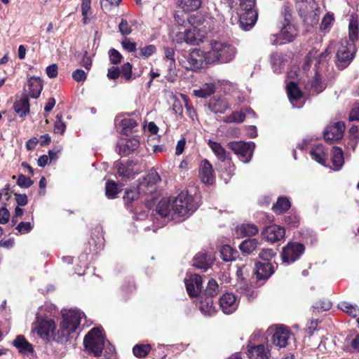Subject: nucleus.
Instances as JSON below:
<instances>
[{"instance_id": "f257e3e1", "label": "nucleus", "mask_w": 359, "mask_h": 359, "mask_svg": "<svg viewBox=\"0 0 359 359\" xmlns=\"http://www.w3.org/2000/svg\"><path fill=\"white\" fill-rule=\"evenodd\" d=\"M359 22L357 17L351 15L348 23V40H342L337 52V66L340 69L345 68L353 60L355 53V43L359 35Z\"/></svg>"}, {"instance_id": "f03ea898", "label": "nucleus", "mask_w": 359, "mask_h": 359, "mask_svg": "<svg viewBox=\"0 0 359 359\" xmlns=\"http://www.w3.org/2000/svg\"><path fill=\"white\" fill-rule=\"evenodd\" d=\"M62 320L60 324V328L54 335L53 341L58 343H64L68 341L71 334L78 328L85 314L79 309H62Z\"/></svg>"}, {"instance_id": "7ed1b4c3", "label": "nucleus", "mask_w": 359, "mask_h": 359, "mask_svg": "<svg viewBox=\"0 0 359 359\" xmlns=\"http://www.w3.org/2000/svg\"><path fill=\"white\" fill-rule=\"evenodd\" d=\"M62 320L60 324V328L54 335L53 341L58 343H64L68 341L71 334L78 328L85 314L79 309H62Z\"/></svg>"}, {"instance_id": "20e7f679", "label": "nucleus", "mask_w": 359, "mask_h": 359, "mask_svg": "<svg viewBox=\"0 0 359 359\" xmlns=\"http://www.w3.org/2000/svg\"><path fill=\"white\" fill-rule=\"evenodd\" d=\"M172 199V220L181 222L191 215L197 209L193 197L182 191Z\"/></svg>"}, {"instance_id": "39448f33", "label": "nucleus", "mask_w": 359, "mask_h": 359, "mask_svg": "<svg viewBox=\"0 0 359 359\" xmlns=\"http://www.w3.org/2000/svg\"><path fill=\"white\" fill-rule=\"evenodd\" d=\"M211 49L208 50V60L215 62L228 63L232 61L236 55V48L231 43L213 40L210 42Z\"/></svg>"}, {"instance_id": "423d86ee", "label": "nucleus", "mask_w": 359, "mask_h": 359, "mask_svg": "<svg viewBox=\"0 0 359 359\" xmlns=\"http://www.w3.org/2000/svg\"><path fill=\"white\" fill-rule=\"evenodd\" d=\"M85 350L95 357H99L104 346V337L102 329L94 327L91 329L83 339Z\"/></svg>"}, {"instance_id": "0eeeda50", "label": "nucleus", "mask_w": 359, "mask_h": 359, "mask_svg": "<svg viewBox=\"0 0 359 359\" xmlns=\"http://www.w3.org/2000/svg\"><path fill=\"white\" fill-rule=\"evenodd\" d=\"M239 25L245 31L250 30L257 20L255 9V0H240Z\"/></svg>"}, {"instance_id": "6e6552de", "label": "nucleus", "mask_w": 359, "mask_h": 359, "mask_svg": "<svg viewBox=\"0 0 359 359\" xmlns=\"http://www.w3.org/2000/svg\"><path fill=\"white\" fill-rule=\"evenodd\" d=\"M55 321L48 318L40 317L39 313L36 314V321L32 324V330L37 333V334L45 341H50L51 339L53 340L54 335L56 332Z\"/></svg>"}, {"instance_id": "1a4fd4ad", "label": "nucleus", "mask_w": 359, "mask_h": 359, "mask_svg": "<svg viewBox=\"0 0 359 359\" xmlns=\"http://www.w3.org/2000/svg\"><path fill=\"white\" fill-rule=\"evenodd\" d=\"M189 22L191 24L192 27L186 30L184 40L188 43L198 44L203 41L205 36H207L208 32L203 28L197 27L198 25H202L203 22L202 19L196 21V15H191L189 19Z\"/></svg>"}, {"instance_id": "9d476101", "label": "nucleus", "mask_w": 359, "mask_h": 359, "mask_svg": "<svg viewBox=\"0 0 359 359\" xmlns=\"http://www.w3.org/2000/svg\"><path fill=\"white\" fill-rule=\"evenodd\" d=\"M296 8L305 21L308 18H311V22L318 21L319 7L315 0H297Z\"/></svg>"}, {"instance_id": "9b49d317", "label": "nucleus", "mask_w": 359, "mask_h": 359, "mask_svg": "<svg viewBox=\"0 0 359 359\" xmlns=\"http://www.w3.org/2000/svg\"><path fill=\"white\" fill-rule=\"evenodd\" d=\"M304 245L297 242H289L280 253L283 263L290 264L298 260L304 254Z\"/></svg>"}, {"instance_id": "f8f14e48", "label": "nucleus", "mask_w": 359, "mask_h": 359, "mask_svg": "<svg viewBox=\"0 0 359 359\" xmlns=\"http://www.w3.org/2000/svg\"><path fill=\"white\" fill-rule=\"evenodd\" d=\"M255 144L253 142H231L228 144V148L231 149L244 163L250 161Z\"/></svg>"}, {"instance_id": "ddd939ff", "label": "nucleus", "mask_w": 359, "mask_h": 359, "mask_svg": "<svg viewBox=\"0 0 359 359\" xmlns=\"http://www.w3.org/2000/svg\"><path fill=\"white\" fill-rule=\"evenodd\" d=\"M208 51L194 48L187 55L188 66H185V67L191 70H197L203 68L204 65L212 64L208 60Z\"/></svg>"}, {"instance_id": "4468645a", "label": "nucleus", "mask_w": 359, "mask_h": 359, "mask_svg": "<svg viewBox=\"0 0 359 359\" xmlns=\"http://www.w3.org/2000/svg\"><path fill=\"white\" fill-rule=\"evenodd\" d=\"M297 29L291 22L284 23L280 34L271 36V43L273 45H281L292 41L297 36Z\"/></svg>"}, {"instance_id": "2eb2a0df", "label": "nucleus", "mask_w": 359, "mask_h": 359, "mask_svg": "<svg viewBox=\"0 0 359 359\" xmlns=\"http://www.w3.org/2000/svg\"><path fill=\"white\" fill-rule=\"evenodd\" d=\"M160 181L158 173L151 170L139 184V191H143L145 195L151 194L156 191V184Z\"/></svg>"}, {"instance_id": "dca6fc26", "label": "nucleus", "mask_w": 359, "mask_h": 359, "mask_svg": "<svg viewBox=\"0 0 359 359\" xmlns=\"http://www.w3.org/2000/svg\"><path fill=\"white\" fill-rule=\"evenodd\" d=\"M345 130L344 122L339 121L328 125L324 130V138L326 142L332 143L342 138Z\"/></svg>"}, {"instance_id": "f3484780", "label": "nucleus", "mask_w": 359, "mask_h": 359, "mask_svg": "<svg viewBox=\"0 0 359 359\" xmlns=\"http://www.w3.org/2000/svg\"><path fill=\"white\" fill-rule=\"evenodd\" d=\"M184 283L188 294L191 297H197L202 289V278L197 274H189L185 279Z\"/></svg>"}, {"instance_id": "a211bd4d", "label": "nucleus", "mask_w": 359, "mask_h": 359, "mask_svg": "<svg viewBox=\"0 0 359 359\" xmlns=\"http://www.w3.org/2000/svg\"><path fill=\"white\" fill-rule=\"evenodd\" d=\"M290 337V330L284 325H278L275 328L272 336V342L279 348H285L288 344Z\"/></svg>"}, {"instance_id": "6ab92c4d", "label": "nucleus", "mask_w": 359, "mask_h": 359, "mask_svg": "<svg viewBox=\"0 0 359 359\" xmlns=\"http://www.w3.org/2000/svg\"><path fill=\"white\" fill-rule=\"evenodd\" d=\"M219 303L221 310L225 314L233 313L238 306L236 297L231 292L224 294L219 298Z\"/></svg>"}, {"instance_id": "aec40b11", "label": "nucleus", "mask_w": 359, "mask_h": 359, "mask_svg": "<svg viewBox=\"0 0 359 359\" xmlns=\"http://www.w3.org/2000/svg\"><path fill=\"white\" fill-rule=\"evenodd\" d=\"M285 234V229L278 225L267 226L262 233L263 238L272 243L282 240Z\"/></svg>"}, {"instance_id": "412c9836", "label": "nucleus", "mask_w": 359, "mask_h": 359, "mask_svg": "<svg viewBox=\"0 0 359 359\" xmlns=\"http://www.w3.org/2000/svg\"><path fill=\"white\" fill-rule=\"evenodd\" d=\"M287 93L289 100L294 108H301L304 104L303 95L294 82L287 85Z\"/></svg>"}, {"instance_id": "4be33fe9", "label": "nucleus", "mask_w": 359, "mask_h": 359, "mask_svg": "<svg viewBox=\"0 0 359 359\" xmlns=\"http://www.w3.org/2000/svg\"><path fill=\"white\" fill-rule=\"evenodd\" d=\"M247 348L250 359H270L271 353L268 344L248 345Z\"/></svg>"}, {"instance_id": "5701e85b", "label": "nucleus", "mask_w": 359, "mask_h": 359, "mask_svg": "<svg viewBox=\"0 0 359 359\" xmlns=\"http://www.w3.org/2000/svg\"><path fill=\"white\" fill-rule=\"evenodd\" d=\"M156 212L163 218L172 219V199L170 198H163L158 203Z\"/></svg>"}, {"instance_id": "b1692460", "label": "nucleus", "mask_w": 359, "mask_h": 359, "mask_svg": "<svg viewBox=\"0 0 359 359\" xmlns=\"http://www.w3.org/2000/svg\"><path fill=\"white\" fill-rule=\"evenodd\" d=\"M140 146L137 138L133 137L120 141L117 144V151L119 154L128 156L136 150Z\"/></svg>"}, {"instance_id": "393cba45", "label": "nucleus", "mask_w": 359, "mask_h": 359, "mask_svg": "<svg viewBox=\"0 0 359 359\" xmlns=\"http://www.w3.org/2000/svg\"><path fill=\"white\" fill-rule=\"evenodd\" d=\"M199 176L201 181L205 184H212L214 182L212 166L206 159L203 160L200 164Z\"/></svg>"}, {"instance_id": "a878e982", "label": "nucleus", "mask_w": 359, "mask_h": 359, "mask_svg": "<svg viewBox=\"0 0 359 359\" xmlns=\"http://www.w3.org/2000/svg\"><path fill=\"white\" fill-rule=\"evenodd\" d=\"M135 163L133 161L127 162L126 163L118 162L116 167L118 175L122 178H133L136 174L140 172L139 170H135Z\"/></svg>"}, {"instance_id": "bb28decb", "label": "nucleus", "mask_w": 359, "mask_h": 359, "mask_svg": "<svg viewBox=\"0 0 359 359\" xmlns=\"http://www.w3.org/2000/svg\"><path fill=\"white\" fill-rule=\"evenodd\" d=\"M230 107L229 102L223 97H214L210 100L208 103L209 109L215 114H224Z\"/></svg>"}, {"instance_id": "cd10ccee", "label": "nucleus", "mask_w": 359, "mask_h": 359, "mask_svg": "<svg viewBox=\"0 0 359 359\" xmlns=\"http://www.w3.org/2000/svg\"><path fill=\"white\" fill-rule=\"evenodd\" d=\"M12 344L22 355H28L34 352L33 346L22 334L18 335Z\"/></svg>"}, {"instance_id": "c85d7f7f", "label": "nucleus", "mask_w": 359, "mask_h": 359, "mask_svg": "<svg viewBox=\"0 0 359 359\" xmlns=\"http://www.w3.org/2000/svg\"><path fill=\"white\" fill-rule=\"evenodd\" d=\"M212 259L205 252L198 253L194 259L193 266L196 268L206 271L212 264Z\"/></svg>"}, {"instance_id": "c756f323", "label": "nucleus", "mask_w": 359, "mask_h": 359, "mask_svg": "<svg viewBox=\"0 0 359 359\" xmlns=\"http://www.w3.org/2000/svg\"><path fill=\"white\" fill-rule=\"evenodd\" d=\"M273 272V268L269 262H259L256 264L255 273L258 279H267Z\"/></svg>"}, {"instance_id": "7c9ffc66", "label": "nucleus", "mask_w": 359, "mask_h": 359, "mask_svg": "<svg viewBox=\"0 0 359 359\" xmlns=\"http://www.w3.org/2000/svg\"><path fill=\"white\" fill-rule=\"evenodd\" d=\"M310 155L312 159L320 164L325 165L327 160V151L325 149L323 144H317L312 147Z\"/></svg>"}, {"instance_id": "2f4dec72", "label": "nucleus", "mask_w": 359, "mask_h": 359, "mask_svg": "<svg viewBox=\"0 0 359 359\" xmlns=\"http://www.w3.org/2000/svg\"><path fill=\"white\" fill-rule=\"evenodd\" d=\"M318 66L316 65V73L313 77V81L311 83V91L312 93H319L323 90L325 88V86L321 81L322 74H321V67H320V62H318Z\"/></svg>"}, {"instance_id": "473e14b6", "label": "nucleus", "mask_w": 359, "mask_h": 359, "mask_svg": "<svg viewBox=\"0 0 359 359\" xmlns=\"http://www.w3.org/2000/svg\"><path fill=\"white\" fill-rule=\"evenodd\" d=\"M259 232L257 226L252 223H245L236 226V233L241 237L252 236Z\"/></svg>"}, {"instance_id": "72a5a7b5", "label": "nucleus", "mask_w": 359, "mask_h": 359, "mask_svg": "<svg viewBox=\"0 0 359 359\" xmlns=\"http://www.w3.org/2000/svg\"><path fill=\"white\" fill-rule=\"evenodd\" d=\"M331 161H332V168L334 170H339L344 163V153L342 151V149L338 147H334L332 151V156H331Z\"/></svg>"}, {"instance_id": "f704fd0d", "label": "nucleus", "mask_w": 359, "mask_h": 359, "mask_svg": "<svg viewBox=\"0 0 359 359\" xmlns=\"http://www.w3.org/2000/svg\"><path fill=\"white\" fill-rule=\"evenodd\" d=\"M208 144L218 160L222 162H226V161L229 160L228 153L220 143L210 140Z\"/></svg>"}, {"instance_id": "c9c22d12", "label": "nucleus", "mask_w": 359, "mask_h": 359, "mask_svg": "<svg viewBox=\"0 0 359 359\" xmlns=\"http://www.w3.org/2000/svg\"><path fill=\"white\" fill-rule=\"evenodd\" d=\"M216 90V86L215 83L210 82L203 83L198 89L193 90V94L201 98H207L212 95Z\"/></svg>"}, {"instance_id": "e433bc0d", "label": "nucleus", "mask_w": 359, "mask_h": 359, "mask_svg": "<svg viewBox=\"0 0 359 359\" xmlns=\"http://www.w3.org/2000/svg\"><path fill=\"white\" fill-rule=\"evenodd\" d=\"M15 111L21 117L29 112V102L27 95L23 94L14 104Z\"/></svg>"}, {"instance_id": "4c0bfd02", "label": "nucleus", "mask_w": 359, "mask_h": 359, "mask_svg": "<svg viewBox=\"0 0 359 359\" xmlns=\"http://www.w3.org/2000/svg\"><path fill=\"white\" fill-rule=\"evenodd\" d=\"M29 87V95L32 98H37L39 97L42 90L43 86L41 81L38 77H31L27 83Z\"/></svg>"}, {"instance_id": "58836bf2", "label": "nucleus", "mask_w": 359, "mask_h": 359, "mask_svg": "<svg viewBox=\"0 0 359 359\" xmlns=\"http://www.w3.org/2000/svg\"><path fill=\"white\" fill-rule=\"evenodd\" d=\"M116 124L121 127V133L124 135H128L131 132L132 129L135 128L137 123L136 121L131 118H123L119 121L118 118L115 120Z\"/></svg>"}, {"instance_id": "ea45409f", "label": "nucleus", "mask_w": 359, "mask_h": 359, "mask_svg": "<svg viewBox=\"0 0 359 359\" xmlns=\"http://www.w3.org/2000/svg\"><path fill=\"white\" fill-rule=\"evenodd\" d=\"M202 4V0H180L179 6L185 12H193L199 9Z\"/></svg>"}, {"instance_id": "a19ab883", "label": "nucleus", "mask_w": 359, "mask_h": 359, "mask_svg": "<svg viewBox=\"0 0 359 359\" xmlns=\"http://www.w3.org/2000/svg\"><path fill=\"white\" fill-rule=\"evenodd\" d=\"M198 306L204 315L212 316L215 313L212 298L207 297L205 300H201Z\"/></svg>"}, {"instance_id": "79ce46f5", "label": "nucleus", "mask_w": 359, "mask_h": 359, "mask_svg": "<svg viewBox=\"0 0 359 359\" xmlns=\"http://www.w3.org/2000/svg\"><path fill=\"white\" fill-rule=\"evenodd\" d=\"M291 206L290 200L287 197H279L277 202L273 205V210L276 214H282Z\"/></svg>"}, {"instance_id": "37998d69", "label": "nucleus", "mask_w": 359, "mask_h": 359, "mask_svg": "<svg viewBox=\"0 0 359 359\" xmlns=\"http://www.w3.org/2000/svg\"><path fill=\"white\" fill-rule=\"evenodd\" d=\"M338 308L352 317H356L359 314V307L348 302H340Z\"/></svg>"}, {"instance_id": "c03bdc74", "label": "nucleus", "mask_w": 359, "mask_h": 359, "mask_svg": "<svg viewBox=\"0 0 359 359\" xmlns=\"http://www.w3.org/2000/svg\"><path fill=\"white\" fill-rule=\"evenodd\" d=\"M258 241L255 238L246 239L241 242L239 245V248L243 253L250 254L257 247Z\"/></svg>"}, {"instance_id": "a18cd8bd", "label": "nucleus", "mask_w": 359, "mask_h": 359, "mask_svg": "<svg viewBox=\"0 0 359 359\" xmlns=\"http://www.w3.org/2000/svg\"><path fill=\"white\" fill-rule=\"evenodd\" d=\"M121 185L119 186L114 181L107 182L105 187L106 196L109 198H115L117 196V194L121 191Z\"/></svg>"}, {"instance_id": "49530a36", "label": "nucleus", "mask_w": 359, "mask_h": 359, "mask_svg": "<svg viewBox=\"0 0 359 359\" xmlns=\"http://www.w3.org/2000/svg\"><path fill=\"white\" fill-rule=\"evenodd\" d=\"M237 290L247 297L248 299H253L256 296L255 292L250 287L246 282L241 280L236 285Z\"/></svg>"}, {"instance_id": "de8ad7c7", "label": "nucleus", "mask_w": 359, "mask_h": 359, "mask_svg": "<svg viewBox=\"0 0 359 359\" xmlns=\"http://www.w3.org/2000/svg\"><path fill=\"white\" fill-rule=\"evenodd\" d=\"M220 254L224 262H229L236 259L237 252L230 245H225L221 248Z\"/></svg>"}, {"instance_id": "09e8293b", "label": "nucleus", "mask_w": 359, "mask_h": 359, "mask_svg": "<svg viewBox=\"0 0 359 359\" xmlns=\"http://www.w3.org/2000/svg\"><path fill=\"white\" fill-rule=\"evenodd\" d=\"M140 194H144L143 191H139V186L137 189H127L125 191L123 200L126 204H129L133 201L137 200Z\"/></svg>"}, {"instance_id": "8fccbe9b", "label": "nucleus", "mask_w": 359, "mask_h": 359, "mask_svg": "<svg viewBox=\"0 0 359 359\" xmlns=\"http://www.w3.org/2000/svg\"><path fill=\"white\" fill-rule=\"evenodd\" d=\"M245 118V114L243 111H234L229 116L224 118V122L227 123H242Z\"/></svg>"}, {"instance_id": "3c124183", "label": "nucleus", "mask_w": 359, "mask_h": 359, "mask_svg": "<svg viewBox=\"0 0 359 359\" xmlns=\"http://www.w3.org/2000/svg\"><path fill=\"white\" fill-rule=\"evenodd\" d=\"M219 291V286L218 283L213 279L210 280L205 290V293L208 297V298H211L212 297L216 295Z\"/></svg>"}, {"instance_id": "603ef678", "label": "nucleus", "mask_w": 359, "mask_h": 359, "mask_svg": "<svg viewBox=\"0 0 359 359\" xmlns=\"http://www.w3.org/2000/svg\"><path fill=\"white\" fill-rule=\"evenodd\" d=\"M151 350V346L149 344L146 345H135L133 347V351L134 355L137 358H144L145 357Z\"/></svg>"}, {"instance_id": "864d4df0", "label": "nucleus", "mask_w": 359, "mask_h": 359, "mask_svg": "<svg viewBox=\"0 0 359 359\" xmlns=\"http://www.w3.org/2000/svg\"><path fill=\"white\" fill-rule=\"evenodd\" d=\"M331 306L332 303L325 299H320L313 305V309H316L318 311H328Z\"/></svg>"}, {"instance_id": "5fc2aeb1", "label": "nucleus", "mask_w": 359, "mask_h": 359, "mask_svg": "<svg viewBox=\"0 0 359 359\" xmlns=\"http://www.w3.org/2000/svg\"><path fill=\"white\" fill-rule=\"evenodd\" d=\"M122 0H101L100 4L102 10L110 11L112 8L117 6Z\"/></svg>"}, {"instance_id": "6e6d98bb", "label": "nucleus", "mask_w": 359, "mask_h": 359, "mask_svg": "<svg viewBox=\"0 0 359 359\" xmlns=\"http://www.w3.org/2000/svg\"><path fill=\"white\" fill-rule=\"evenodd\" d=\"M34 227V225L30 222H21L16 226V229L18 231L20 234H25L30 232Z\"/></svg>"}, {"instance_id": "4d7b16f0", "label": "nucleus", "mask_w": 359, "mask_h": 359, "mask_svg": "<svg viewBox=\"0 0 359 359\" xmlns=\"http://www.w3.org/2000/svg\"><path fill=\"white\" fill-rule=\"evenodd\" d=\"M62 114H57L56 121L55 123L54 132L55 133L63 134L66 129L65 123L62 120Z\"/></svg>"}, {"instance_id": "13d9d810", "label": "nucleus", "mask_w": 359, "mask_h": 359, "mask_svg": "<svg viewBox=\"0 0 359 359\" xmlns=\"http://www.w3.org/2000/svg\"><path fill=\"white\" fill-rule=\"evenodd\" d=\"M118 30L123 36L129 35L132 32L131 27L126 19L122 18L118 25Z\"/></svg>"}, {"instance_id": "bf43d9fd", "label": "nucleus", "mask_w": 359, "mask_h": 359, "mask_svg": "<svg viewBox=\"0 0 359 359\" xmlns=\"http://www.w3.org/2000/svg\"><path fill=\"white\" fill-rule=\"evenodd\" d=\"M109 57L111 62L114 65H117L121 62L122 60L121 54L114 48H111L109 50Z\"/></svg>"}, {"instance_id": "052dcab7", "label": "nucleus", "mask_w": 359, "mask_h": 359, "mask_svg": "<svg viewBox=\"0 0 359 359\" xmlns=\"http://www.w3.org/2000/svg\"><path fill=\"white\" fill-rule=\"evenodd\" d=\"M334 20V15L330 13H327L323 18L320 29L322 30H326L330 28L331 24L333 22Z\"/></svg>"}, {"instance_id": "680f3d73", "label": "nucleus", "mask_w": 359, "mask_h": 359, "mask_svg": "<svg viewBox=\"0 0 359 359\" xmlns=\"http://www.w3.org/2000/svg\"><path fill=\"white\" fill-rule=\"evenodd\" d=\"M156 50V48L154 45H148L140 48V55L145 58L153 55Z\"/></svg>"}, {"instance_id": "e2e57ef3", "label": "nucleus", "mask_w": 359, "mask_h": 359, "mask_svg": "<svg viewBox=\"0 0 359 359\" xmlns=\"http://www.w3.org/2000/svg\"><path fill=\"white\" fill-rule=\"evenodd\" d=\"M17 184L22 188H29L33 184V181L25 175L20 174L18 176Z\"/></svg>"}, {"instance_id": "0e129e2a", "label": "nucleus", "mask_w": 359, "mask_h": 359, "mask_svg": "<svg viewBox=\"0 0 359 359\" xmlns=\"http://www.w3.org/2000/svg\"><path fill=\"white\" fill-rule=\"evenodd\" d=\"M121 72L126 81H129L132 79V65L130 62L123 64L121 67Z\"/></svg>"}, {"instance_id": "69168bd1", "label": "nucleus", "mask_w": 359, "mask_h": 359, "mask_svg": "<svg viewBox=\"0 0 359 359\" xmlns=\"http://www.w3.org/2000/svg\"><path fill=\"white\" fill-rule=\"evenodd\" d=\"M349 134L351 141L354 140L352 145V149L354 150L357 144V140L359 139V126H352L349 130Z\"/></svg>"}, {"instance_id": "338daca9", "label": "nucleus", "mask_w": 359, "mask_h": 359, "mask_svg": "<svg viewBox=\"0 0 359 359\" xmlns=\"http://www.w3.org/2000/svg\"><path fill=\"white\" fill-rule=\"evenodd\" d=\"M123 48L130 53L135 52L136 50V43L133 42L130 38H125L122 43Z\"/></svg>"}, {"instance_id": "774afa93", "label": "nucleus", "mask_w": 359, "mask_h": 359, "mask_svg": "<svg viewBox=\"0 0 359 359\" xmlns=\"http://www.w3.org/2000/svg\"><path fill=\"white\" fill-rule=\"evenodd\" d=\"M285 222L290 227H297L299 223V217L295 214H291L285 218Z\"/></svg>"}]
</instances>
